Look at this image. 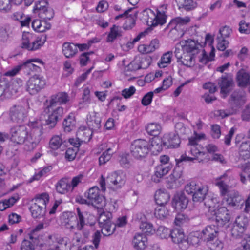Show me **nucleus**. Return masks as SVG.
<instances>
[{"instance_id":"40","label":"nucleus","mask_w":250,"mask_h":250,"mask_svg":"<svg viewBox=\"0 0 250 250\" xmlns=\"http://www.w3.org/2000/svg\"><path fill=\"white\" fill-rule=\"evenodd\" d=\"M93 132L94 131L89 127L87 128L83 126L79 128L78 135L82 137L81 142H89L92 138Z\"/></svg>"},{"instance_id":"50","label":"nucleus","mask_w":250,"mask_h":250,"mask_svg":"<svg viewBox=\"0 0 250 250\" xmlns=\"http://www.w3.org/2000/svg\"><path fill=\"white\" fill-rule=\"evenodd\" d=\"M172 57V52L168 51L164 53L161 57L158 65L160 68H165L171 62V58Z\"/></svg>"},{"instance_id":"47","label":"nucleus","mask_w":250,"mask_h":250,"mask_svg":"<svg viewBox=\"0 0 250 250\" xmlns=\"http://www.w3.org/2000/svg\"><path fill=\"white\" fill-rule=\"evenodd\" d=\"M122 36L121 32L118 26L113 25L106 38L107 42H113L117 38Z\"/></svg>"},{"instance_id":"15","label":"nucleus","mask_w":250,"mask_h":250,"mask_svg":"<svg viewBox=\"0 0 250 250\" xmlns=\"http://www.w3.org/2000/svg\"><path fill=\"white\" fill-rule=\"evenodd\" d=\"M25 108L21 105H14L9 111L10 120L13 123H20L23 122L26 117Z\"/></svg>"},{"instance_id":"37","label":"nucleus","mask_w":250,"mask_h":250,"mask_svg":"<svg viewBox=\"0 0 250 250\" xmlns=\"http://www.w3.org/2000/svg\"><path fill=\"white\" fill-rule=\"evenodd\" d=\"M185 44L183 46L184 51L188 53H191L194 55L198 52L199 49L198 44L192 40L189 39L185 41Z\"/></svg>"},{"instance_id":"7","label":"nucleus","mask_w":250,"mask_h":250,"mask_svg":"<svg viewBox=\"0 0 250 250\" xmlns=\"http://www.w3.org/2000/svg\"><path fill=\"white\" fill-rule=\"evenodd\" d=\"M32 37V35L29 33L23 34L22 42L21 45V47L22 48L26 49L29 51H33L38 49L43 45L46 38L45 35L44 36V39L43 41L38 37L36 40L31 42Z\"/></svg>"},{"instance_id":"9","label":"nucleus","mask_w":250,"mask_h":250,"mask_svg":"<svg viewBox=\"0 0 250 250\" xmlns=\"http://www.w3.org/2000/svg\"><path fill=\"white\" fill-rule=\"evenodd\" d=\"M218 81L221 89L220 92L223 94V98H226L235 86L233 79L230 74L225 73L218 79Z\"/></svg>"},{"instance_id":"8","label":"nucleus","mask_w":250,"mask_h":250,"mask_svg":"<svg viewBox=\"0 0 250 250\" xmlns=\"http://www.w3.org/2000/svg\"><path fill=\"white\" fill-rule=\"evenodd\" d=\"M126 180V174L124 172L121 170L114 171L106 178L107 185L113 188H121L125 185Z\"/></svg>"},{"instance_id":"57","label":"nucleus","mask_w":250,"mask_h":250,"mask_svg":"<svg viewBox=\"0 0 250 250\" xmlns=\"http://www.w3.org/2000/svg\"><path fill=\"white\" fill-rule=\"evenodd\" d=\"M77 212L78 215V217L77 218L78 220L77 227L78 230H81L85 225L84 220L85 217L83 213L81 211L79 208H77Z\"/></svg>"},{"instance_id":"52","label":"nucleus","mask_w":250,"mask_h":250,"mask_svg":"<svg viewBox=\"0 0 250 250\" xmlns=\"http://www.w3.org/2000/svg\"><path fill=\"white\" fill-rule=\"evenodd\" d=\"M113 153L114 152L110 148H109L105 151L103 152L99 158V165H102L105 164L111 159Z\"/></svg>"},{"instance_id":"48","label":"nucleus","mask_w":250,"mask_h":250,"mask_svg":"<svg viewBox=\"0 0 250 250\" xmlns=\"http://www.w3.org/2000/svg\"><path fill=\"white\" fill-rule=\"evenodd\" d=\"M66 143V141H63L60 136L54 135L50 140L49 146L51 149L56 150L60 148L63 144L65 146Z\"/></svg>"},{"instance_id":"60","label":"nucleus","mask_w":250,"mask_h":250,"mask_svg":"<svg viewBox=\"0 0 250 250\" xmlns=\"http://www.w3.org/2000/svg\"><path fill=\"white\" fill-rule=\"evenodd\" d=\"M216 40L217 41V45L216 46L217 49L222 51H225L228 46L229 43V41L223 39L221 37H217Z\"/></svg>"},{"instance_id":"19","label":"nucleus","mask_w":250,"mask_h":250,"mask_svg":"<svg viewBox=\"0 0 250 250\" xmlns=\"http://www.w3.org/2000/svg\"><path fill=\"white\" fill-rule=\"evenodd\" d=\"M170 237L172 242L177 244L182 250L184 248V244L187 243L183 230L179 227L171 229Z\"/></svg>"},{"instance_id":"51","label":"nucleus","mask_w":250,"mask_h":250,"mask_svg":"<svg viewBox=\"0 0 250 250\" xmlns=\"http://www.w3.org/2000/svg\"><path fill=\"white\" fill-rule=\"evenodd\" d=\"M250 140H244L241 142V144L237 146L239 150V154L241 156H242L243 153L245 152V157L246 158H249V150H250Z\"/></svg>"},{"instance_id":"20","label":"nucleus","mask_w":250,"mask_h":250,"mask_svg":"<svg viewBox=\"0 0 250 250\" xmlns=\"http://www.w3.org/2000/svg\"><path fill=\"white\" fill-rule=\"evenodd\" d=\"M63 114V108L62 107L52 109L51 113L48 115V128H53L58 121L62 119Z\"/></svg>"},{"instance_id":"44","label":"nucleus","mask_w":250,"mask_h":250,"mask_svg":"<svg viewBox=\"0 0 250 250\" xmlns=\"http://www.w3.org/2000/svg\"><path fill=\"white\" fill-rule=\"evenodd\" d=\"M154 215L158 219L164 220L169 215V210L165 206H158L155 208Z\"/></svg>"},{"instance_id":"4","label":"nucleus","mask_w":250,"mask_h":250,"mask_svg":"<svg viewBox=\"0 0 250 250\" xmlns=\"http://www.w3.org/2000/svg\"><path fill=\"white\" fill-rule=\"evenodd\" d=\"M167 10V5L163 4L159 6L156 9V14L152 10L149 9L147 11L148 18L147 24L155 27L157 25H163L166 22L167 15L166 13Z\"/></svg>"},{"instance_id":"25","label":"nucleus","mask_w":250,"mask_h":250,"mask_svg":"<svg viewBox=\"0 0 250 250\" xmlns=\"http://www.w3.org/2000/svg\"><path fill=\"white\" fill-rule=\"evenodd\" d=\"M87 119L88 127L93 131H96L101 128V118L98 113L94 112L93 114L90 115Z\"/></svg>"},{"instance_id":"13","label":"nucleus","mask_w":250,"mask_h":250,"mask_svg":"<svg viewBox=\"0 0 250 250\" xmlns=\"http://www.w3.org/2000/svg\"><path fill=\"white\" fill-rule=\"evenodd\" d=\"M45 193L40 195V198L35 199V202L31 205L29 209L34 218H37L40 215H42L45 211L46 203L44 197Z\"/></svg>"},{"instance_id":"38","label":"nucleus","mask_w":250,"mask_h":250,"mask_svg":"<svg viewBox=\"0 0 250 250\" xmlns=\"http://www.w3.org/2000/svg\"><path fill=\"white\" fill-rule=\"evenodd\" d=\"M179 9H183L186 11L192 10L197 6L196 2L193 0H175Z\"/></svg>"},{"instance_id":"30","label":"nucleus","mask_w":250,"mask_h":250,"mask_svg":"<svg viewBox=\"0 0 250 250\" xmlns=\"http://www.w3.org/2000/svg\"><path fill=\"white\" fill-rule=\"evenodd\" d=\"M57 192L61 194H65L69 191H71L70 183L68 178H63L58 181L56 185Z\"/></svg>"},{"instance_id":"27","label":"nucleus","mask_w":250,"mask_h":250,"mask_svg":"<svg viewBox=\"0 0 250 250\" xmlns=\"http://www.w3.org/2000/svg\"><path fill=\"white\" fill-rule=\"evenodd\" d=\"M63 55L67 58L73 57L78 52L77 45L73 43L65 42L62 46Z\"/></svg>"},{"instance_id":"10","label":"nucleus","mask_w":250,"mask_h":250,"mask_svg":"<svg viewBox=\"0 0 250 250\" xmlns=\"http://www.w3.org/2000/svg\"><path fill=\"white\" fill-rule=\"evenodd\" d=\"M11 140L18 144H22L25 138L29 134L26 127L24 125H16L10 129Z\"/></svg>"},{"instance_id":"36","label":"nucleus","mask_w":250,"mask_h":250,"mask_svg":"<svg viewBox=\"0 0 250 250\" xmlns=\"http://www.w3.org/2000/svg\"><path fill=\"white\" fill-rule=\"evenodd\" d=\"M99 226L101 228L102 234L105 236H109L113 234L116 228L115 223L112 221L100 225Z\"/></svg>"},{"instance_id":"21","label":"nucleus","mask_w":250,"mask_h":250,"mask_svg":"<svg viewBox=\"0 0 250 250\" xmlns=\"http://www.w3.org/2000/svg\"><path fill=\"white\" fill-rule=\"evenodd\" d=\"M163 141L165 148L178 147L181 143L179 135L174 133L165 134L163 136Z\"/></svg>"},{"instance_id":"58","label":"nucleus","mask_w":250,"mask_h":250,"mask_svg":"<svg viewBox=\"0 0 250 250\" xmlns=\"http://www.w3.org/2000/svg\"><path fill=\"white\" fill-rule=\"evenodd\" d=\"M208 247L210 248V250H221L223 248V244L218 239H216L214 242V240H211L207 243Z\"/></svg>"},{"instance_id":"23","label":"nucleus","mask_w":250,"mask_h":250,"mask_svg":"<svg viewBox=\"0 0 250 250\" xmlns=\"http://www.w3.org/2000/svg\"><path fill=\"white\" fill-rule=\"evenodd\" d=\"M172 167L159 165L155 167L154 174L152 176L151 179L155 183L160 182L161 179L167 174L171 169Z\"/></svg>"},{"instance_id":"29","label":"nucleus","mask_w":250,"mask_h":250,"mask_svg":"<svg viewBox=\"0 0 250 250\" xmlns=\"http://www.w3.org/2000/svg\"><path fill=\"white\" fill-rule=\"evenodd\" d=\"M68 238L67 237H61L58 235H50L48 237V243L51 245V241H53V248H48V250H59L58 245H64L66 246L67 244Z\"/></svg>"},{"instance_id":"63","label":"nucleus","mask_w":250,"mask_h":250,"mask_svg":"<svg viewBox=\"0 0 250 250\" xmlns=\"http://www.w3.org/2000/svg\"><path fill=\"white\" fill-rule=\"evenodd\" d=\"M34 244L32 241L24 239L21 245L20 250H35Z\"/></svg>"},{"instance_id":"35","label":"nucleus","mask_w":250,"mask_h":250,"mask_svg":"<svg viewBox=\"0 0 250 250\" xmlns=\"http://www.w3.org/2000/svg\"><path fill=\"white\" fill-rule=\"evenodd\" d=\"M39 143V139L34 137L31 134H29L24 141V149L27 151L33 150Z\"/></svg>"},{"instance_id":"24","label":"nucleus","mask_w":250,"mask_h":250,"mask_svg":"<svg viewBox=\"0 0 250 250\" xmlns=\"http://www.w3.org/2000/svg\"><path fill=\"white\" fill-rule=\"evenodd\" d=\"M147 239L144 233H137L134 236L132 244L137 250H144L147 245Z\"/></svg>"},{"instance_id":"12","label":"nucleus","mask_w":250,"mask_h":250,"mask_svg":"<svg viewBox=\"0 0 250 250\" xmlns=\"http://www.w3.org/2000/svg\"><path fill=\"white\" fill-rule=\"evenodd\" d=\"M248 219L244 215L237 216L231 229V234L234 238L240 237L246 229Z\"/></svg>"},{"instance_id":"11","label":"nucleus","mask_w":250,"mask_h":250,"mask_svg":"<svg viewBox=\"0 0 250 250\" xmlns=\"http://www.w3.org/2000/svg\"><path fill=\"white\" fill-rule=\"evenodd\" d=\"M195 158L188 156L186 152L182 154L179 158H176V166L174 168L173 173L169 176L171 182H176V181L180 178L183 174V165L184 162L193 161Z\"/></svg>"},{"instance_id":"34","label":"nucleus","mask_w":250,"mask_h":250,"mask_svg":"<svg viewBox=\"0 0 250 250\" xmlns=\"http://www.w3.org/2000/svg\"><path fill=\"white\" fill-rule=\"evenodd\" d=\"M236 79L240 87H245L250 84V76L243 70L238 72Z\"/></svg>"},{"instance_id":"64","label":"nucleus","mask_w":250,"mask_h":250,"mask_svg":"<svg viewBox=\"0 0 250 250\" xmlns=\"http://www.w3.org/2000/svg\"><path fill=\"white\" fill-rule=\"evenodd\" d=\"M11 0H0V10L8 12L11 10Z\"/></svg>"},{"instance_id":"59","label":"nucleus","mask_w":250,"mask_h":250,"mask_svg":"<svg viewBox=\"0 0 250 250\" xmlns=\"http://www.w3.org/2000/svg\"><path fill=\"white\" fill-rule=\"evenodd\" d=\"M193 58L194 57L192 54L184 55L181 60V64L188 67H191L193 64L192 62Z\"/></svg>"},{"instance_id":"49","label":"nucleus","mask_w":250,"mask_h":250,"mask_svg":"<svg viewBox=\"0 0 250 250\" xmlns=\"http://www.w3.org/2000/svg\"><path fill=\"white\" fill-rule=\"evenodd\" d=\"M140 229L143 232L144 234L146 235H152L155 232V229L153 225L147 222H141L140 224Z\"/></svg>"},{"instance_id":"17","label":"nucleus","mask_w":250,"mask_h":250,"mask_svg":"<svg viewBox=\"0 0 250 250\" xmlns=\"http://www.w3.org/2000/svg\"><path fill=\"white\" fill-rule=\"evenodd\" d=\"M189 200L183 192L177 193L172 198V206L177 211L185 209L188 205Z\"/></svg>"},{"instance_id":"55","label":"nucleus","mask_w":250,"mask_h":250,"mask_svg":"<svg viewBox=\"0 0 250 250\" xmlns=\"http://www.w3.org/2000/svg\"><path fill=\"white\" fill-rule=\"evenodd\" d=\"M136 13H131L126 18L125 23L124 25V28L125 29H132L136 23Z\"/></svg>"},{"instance_id":"53","label":"nucleus","mask_w":250,"mask_h":250,"mask_svg":"<svg viewBox=\"0 0 250 250\" xmlns=\"http://www.w3.org/2000/svg\"><path fill=\"white\" fill-rule=\"evenodd\" d=\"M171 229L164 226H159L157 230V235L161 239H167L170 237Z\"/></svg>"},{"instance_id":"3","label":"nucleus","mask_w":250,"mask_h":250,"mask_svg":"<svg viewBox=\"0 0 250 250\" xmlns=\"http://www.w3.org/2000/svg\"><path fill=\"white\" fill-rule=\"evenodd\" d=\"M150 150V142L145 139L135 140L132 143L130 146L131 155L137 159L145 158Z\"/></svg>"},{"instance_id":"33","label":"nucleus","mask_w":250,"mask_h":250,"mask_svg":"<svg viewBox=\"0 0 250 250\" xmlns=\"http://www.w3.org/2000/svg\"><path fill=\"white\" fill-rule=\"evenodd\" d=\"M201 239H202V238L200 232L195 231L191 233L186 239L187 243L184 244L182 250H186L188 248V244L193 246L198 245Z\"/></svg>"},{"instance_id":"61","label":"nucleus","mask_w":250,"mask_h":250,"mask_svg":"<svg viewBox=\"0 0 250 250\" xmlns=\"http://www.w3.org/2000/svg\"><path fill=\"white\" fill-rule=\"evenodd\" d=\"M79 150L78 148H68L65 154V158L69 161H73L76 157L77 152Z\"/></svg>"},{"instance_id":"1","label":"nucleus","mask_w":250,"mask_h":250,"mask_svg":"<svg viewBox=\"0 0 250 250\" xmlns=\"http://www.w3.org/2000/svg\"><path fill=\"white\" fill-rule=\"evenodd\" d=\"M229 178L226 174L216 179L215 185L219 189L220 195L222 197V202L229 207L235 209L240 208L244 205L245 200L238 191L229 190Z\"/></svg>"},{"instance_id":"28","label":"nucleus","mask_w":250,"mask_h":250,"mask_svg":"<svg viewBox=\"0 0 250 250\" xmlns=\"http://www.w3.org/2000/svg\"><path fill=\"white\" fill-rule=\"evenodd\" d=\"M150 65L148 60H142L140 63L135 61H132L125 68V70L128 72H132L140 69H146Z\"/></svg>"},{"instance_id":"32","label":"nucleus","mask_w":250,"mask_h":250,"mask_svg":"<svg viewBox=\"0 0 250 250\" xmlns=\"http://www.w3.org/2000/svg\"><path fill=\"white\" fill-rule=\"evenodd\" d=\"M170 199L169 194L165 190H157L155 194V200L157 205L165 206Z\"/></svg>"},{"instance_id":"31","label":"nucleus","mask_w":250,"mask_h":250,"mask_svg":"<svg viewBox=\"0 0 250 250\" xmlns=\"http://www.w3.org/2000/svg\"><path fill=\"white\" fill-rule=\"evenodd\" d=\"M34 13H38L39 17L45 19L47 12V0H42L38 1L33 9Z\"/></svg>"},{"instance_id":"42","label":"nucleus","mask_w":250,"mask_h":250,"mask_svg":"<svg viewBox=\"0 0 250 250\" xmlns=\"http://www.w3.org/2000/svg\"><path fill=\"white\" fill-rule=\"evenodd\" d=\"M76 121L73 116L69 115L64 119L62 125L64 130L65 132H69L75 128Z\"/></svg>"},{"instance_id":"18","label":"nucleus","mask_w":250,"mask_h":250,"mask_svg":"<svg viewBox=\"0 0 250 250\" xmlns=\"http://www.w3.org/2000/svg\"><path fill=\"white\" fill-rule=\"evenodd\" d=\"M220 230L215 224L208 226L200 232L201 237L207 243L214 240L217 238Z\"/></svg>"},{"instance_id":"14","label":"nucleus","mask_w":250,"mask_h":250,"mask_svg":"<svg viewBox=\"0 0 250 250\" xmlns=\"http://www.w3.org/2000/svg\"><path fill=\"white\" fill-rule=\"evenodd\" d=\"M45 80L42 77L34 76L27 82V90L31 95H35L45 85Z\"/></svg>"},{"instance_id":"56","label":"nucleus","mask_w":250,"mask_h":250,"mask_svg":"<svg viewBox=\"0 0 250 250\" xmlns=\"http://www.w3.org/2000/svg\"><path fill=\"white\" fill-rule=\"evenodd\" d=\"M112 218V213L108 211H103L100 214L98 221L100 225L111 222Z\"/></svg>"},{"instance_id":"45","label":"nucleus","mask_w":250,"mask_h":250,"mask_svg":"<svg viewBox=\"0 0 250 250\" xmlns=\"http://www.w3.org/2000/svg\"><path fill=\"white\" fill-rule=\"evenodd\" d=\"M146 130L150 135L157 136L161 132V126L157 123H151L146 126Z\"/></svg>"},{"instance_id":"41","label":"nucleus","mask_w":250,"mask_h":250,"mask_svg":"<svg viewBox=\"0 0 250 250\" xmlns=\"http://www.w3.org/2000/svg\"><path fill=\"white\" fill-rule=\"evenodd\" d=\"M189 21L190 19L188 17H186L184 18L176 17L171 21L169 23V25L171 26L172 28H174L177 30L178 28H180L181 26H184L189 22Z\"/></svg>"},{"instance_id":"46","label":"nucleus","mask_w":250,"mask_h":250,"mask_svg":"<svg viewBox=\"0 0 250 250\" xmlns=\"http://www.w3.org/2000/svg\"><path fill=\"white\" fill-rule=\"evenodd\" d=\"M43 227L44 225L43 223H40L28 233L29 238L34 243H36L37 240H40V236H38V233L43 229Z\"/></svg>"},{"instance_id":"5","label":"nucleus","mask_w":250,"mask_h":250,"mask_svg":"<svg viewBox=\"0 0 250 250\" xmlns=\"http://www.w3.org/2000/svg\"><path fill=\"white\" fill-rule=\"evenodd\" d=\"M215 215V224L220 231H225L229 227L231 215L226 207L219 208L214 213Z\"/></svg>"},{"instance_id":"43","label":"nucleus","mask_w":250,"mask_h":250,"mask_svg":"<svg viewBox=\"0 0 250 250\" xmlns=\"http://www.w3.org/2000/svg\"><path fill=\"white\" fill-rule=\"evenodd\" d=\"M35 20L32 21V26L34 30L38 32H43L47 29V22L45 19Z\"/></svg>"},{"instance_id":"26","label":"nucleus","mask_w":250,"mask_h":250,"mask_svg":"<svg viewBox=\"0 0 250 250\" xmlns=\"http://www.w3.org/2000/svg\"><path fill=\"white\" fill-rule=\"evenodd\" d=\"M33 62H37L42 65H45V63L40 59H31L27 60L24 63L21 64L22 68L25 69L26 71L29 70L33 72L40 71V66L34 64Z\"/></svg>"},{"instance_id":"62","label":"nucleus","mask_w":250,"mask_h":250,"mask_svg":"<svg viewBox=\"0 0 250 250\" xmlns=\"http://www.w3.org/2000/svg\"><path fill=\"white\" fill-rule=\"evenodd\" d=\"M232 30L229 27L224 26L219 29V34L217 37H221L223 39H225L226 38L229 36Z\"/></svg>"},{"instance_id":"54","label":"nucleus","mask_w":250,"mask_h":250,"mask_svg":"<svg viewBox=\"0 0 250 250\" xmlns=\"http://www.w3.org/2000/svg\"><path fill=\"white\" fill-rule=\"evenodd\" d=\"M163 137L162 138H155L154 139L151 143V148L153 147L155 150L160 152L162 150L163 147H164V144L163 143Z\"/></svg>"},{"instance_id":"39","label":"nucleus","mask_w":250,"mask_h":250,"mask_svg":"<svg viewBox=\"0 0 250 250\" xmlns=\"http://www.w3.org/2000/svg\"><path fill=\"white\" fill-rule=\"evenodd\" d=\"M10 85L8 80L4 77L2 76L0 73V97L4 95L8 96L10 95L9 92L10 91Z\"/></svg>"},{"instance_id":"2","label":"nucleus","mask_w":250,"mask_h":250,"mask_svg":"<svg viewBox=\"0 0 250 250\" xmlns=\"http://www.w3.org/2000/svg\"><path fill=\"white\" fill-rule=\"evenodd\" d=\"M185 190L188 194H192L194 202H201L208 194V188L207 185L193 181L185 186Z\"/></svg>"},{"instance_id":"6","label":"nucleus","mask_w":250,"mask_h":250,"mask_svg":"<svg viewBox=\"0 0 250 250\" xmlns=\"http://www.w3.org/2000/svg\"><path fill=\"white\" fill-rule=\"evenodd\" d=\"M85 196L88 200V204H91L97 208H103L106 205L105 199L104 196L100 194L97 187L90 188Z\"/></svg>"},{"instance_id":"16","label":"nucleus","mask_w":250,"mask_h":250,"mask_svg":"<svg viewBox=\"0 0 250 250\" xmlns=\"http://www.w3.org/2000/svg\"><path fill=\"white\" fill-rule=\"evenodd\" d=\"M246 94L241 90L234 91L229 99V104L232 109L236 110L242 106L246 102Z\"/></svg>"},{"instance_id":"22","label":"nucleus","mask_w":250,"mask_h":250,"mask_svg":"<svg viewBox=\"0 0 250 250\" xmlns=\"http://www.w3.org/2000/svg\"><path fill=\"white\" fill-rule=\"evenodd\" d=\"M68 101V96L65 92H59L52 95L50 100V105H48L49 112L52 106L57 104H65Z\"/></svg>"}]
</instances>
